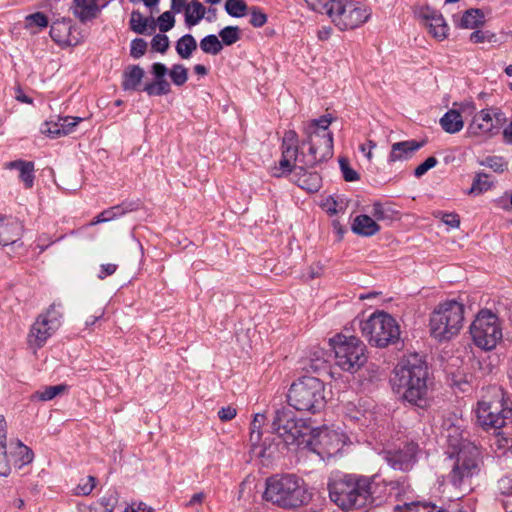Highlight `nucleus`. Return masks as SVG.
I'll return each instance as SVG.
<instances>
[{
    "instance_id": "f257e3e1",
    "label": "nucleus",
    "mask_w": 512,
    "mask_h": 512,
    "mask_svg": "<svg viewBox=\"0 0 512 512\" xmlns=\"http://www.w3.org/2000/svg\"><path fill=\"white\" fill-rule=\"evenodd\" d=\"M393 388L401 398L413 406L429 405L430 373L423 355L409 353L394 368Z\"/></svg>"
},
{
    "instance_id": "f03ea898",
    "label": "nucleus",
    "mask_w": 512,
    "mask_h": 512,
    "mask_svg": "<svg viewBox=\"0 0 512 512\" xmlns=\"http://www.w3.org/2000/svg\"><path fill=\"white\" fill-rule=\"evenodd\" d=\"M446 454L453 461L448 481L461 492L471 490L472 478L480 472V451L478 447L458 428H451L447 434Z\"/></svg>"
},
{
    "instance_id": "7ed1b4c3",
    "label": "nucleus",
    "mask_w": 512,
    "mask_h": 512,
    "mask_svg": "<svg viewBox=\"0 0 512 512\" xmlns=\"http://www.w3.org/2000/svg\"><path fill=\"white\" fill-rule=\"evenodd\" d=\"M263 497L279 507L296 509L307 505L312 493L301 477L295 474H282L267 478Z\"/></svg>"
},
{
    "instance_id": "20e7f679",
    "label": "nucleus",
    "mask_w": 512,
    "mask_h": 512,
    "mask_svg": "<svg viewBox=\"0 0 512 512\" xmlns=\"http://www.w3.org/2000/svg\"><path fill=\"white\" fill-rule=\"evenodd\" d=\"M330 500L343 511L360 509L373 502L369 478L352 475L331 478L328 482Z\"/></svg>"
},
{
    "instance_id": "39448f33",
    "label": "nucleus",
    "mask_w": 512,
    "mask_h": 512,
    "mask_svg": "<svg viewBox=\"0 0 512 512\" xmlns=\"http://www.w3.org/2000/svg\"><path fill=\"white\" fill-rule=\"evenodd\" d=\"M331 118L323 116L313 120L305 129L306 140L302 142L300 163L314 167L333 156V135L329 130Z\"/></svg>"
},
{
    "instance_id": "423d86ee",
    "label": "nucleus",
    "mask_w": 512,
    "mask_h": 512,
    "mask_svg": "<svg viewBox=\"0 0 512 512\" xmlns=\"http://www.w3.org/2000/svg\"><path fill=\"white\" fill-rule=\"evenodd\" d=\"M477 422L485 430H498L512 419V406L502 388L487 387L477 403Z\"/></svg>"
},
{
    "instance_id": "0eeeda50",
    "label": "nucleus",
    "mask_w": 512,
    "mask_h": 512,
    "mask_svg": "<svg viewBox=\"0 0 512 512\" xmlns=\"http://www.w3.org/2000/svg\"><path fill=\"white\" fill-rule=\"evenodd\" d=\"M287 399L297 411L319 413L326 405L324 382L316 377H301L291 384Z\"/></svg>"
},
{
    "instance_id": "6e6552de",
    "label": "nucleus",
    "mask_w": 512,
    "mask_h": 512,
    "mask_svg": "<svg viewBox=\"0 0 512 512\" xmlns=\"http://www.w3.org/2000/svg\"><path fill=\"white\" fill-rule=\"evenodd\" d=\"M464 304L457 300L440 303L430 317L431 335L439 340H450L457 336L463 327Z\"/></svg>"
},
{
    "instance_id": "1a4fd4ad",
    "label": "nucleus",
    "mask_w": 512,
    "mask_h": 512,
    "mask_svg": "<svg viewBox=\"0 0 512 512\" xmlns=\"http://www.w3.org/2000/svg\"><path fill=\"white\" fill-rule=\"evenodd\" d=\"M272 430L288 446L301 448L306 437L311 432V427L304 419L297 418L295 412L289 407H281L274 413Z\"/></svg>"
},
{
    "instance_id": "9d476101",
    "label": "nucleus",
    "mask_w": 512,
    "mask_h": 512,
    "mask_svg": "<svg viewBox=\"0 0 512 512\" xmlns=\"http://www.w3.org/2000/svg\"><path fill=\"white\" fill-rule=\"evenodd\" d=\"M363 337L376 347H386L395 343L400 337L396 320L385 312H375L368 319L360 322Z\"/></svg>"
},
{
    "instance_id": "9b49d317",
    "label": "nucleus",
    "mask_w": 512,
    "mask_h": 512,
    "mask_svg": "<svg viewBox=\"0 0 512 512\" xmlns=\"http://www.w3.org/2000/svg\"><path fill=\"white\" fill-rule=\"evenodd\" d=\"M335 364L343 371L357 372L367 361L365 344L355 336L336 335L330 339Z\"/></svg>"
},
{
    "instance_id": "f8f14e48",
    "label": "nucleus",
    "mask_w": 512,
    "mask_h": 512,
    "mask_svg": "<svg viewBox=\"0 0 512 512\" xmlns=\"http://www.w3.org/2000/svg\"><path fill=\"white\" fill-rule=\"evenodd\" d=\"M470 334L473 343L480 349L491 351L502 340L503 333L500 320L489 310H481L472 324Z\"/></svg>"
},
{
    "instance_id": "ddd939ff",
    "label": "nucleus",
    "mask_w": 512,
    "mask_h": 512,
    "mask_svg": "<svg viewBox=\"0 0 512 512\" xmlns=\"http://www.w3.org/2000/svg\"><path fill=\"white\" fill-rule=\"evenodd\" d=\"M327 15L339 30L346 31L366 23L371 16V10L359 2L336 0L330 10H327Z\"/></svg>"
},
{
    "instance_id": "4468645a",
    "label": "nucleus",
    "mask_w": 512,
    "mask_h": 512,
    "mask_svg": "<svg viewBox=\"0 0 512 512\" xmlns=\"http://www.w3.org/2000/svg\"><path fill=\"white\" fill-rule=\"evenodd\" d=\"M346 436L339 431L329 428L312 430L306 437L302 449L310 450L321 458H330L341 451L345 445Z\"/></svg>"
},
{
    "instance_id": "2eb2a0df",
    "label": "nucleus",
    "mask_w": 512,
    "mask_h": 512,
    "mask_svg": "<svg viewBox=\"0 0 512 512\" xmlns=\"http://www.w3.org/2000/svg\"><path fill=\"white\" fill-rule=\"evenodd\" d=\"M416 14L434 38L443 40L447 37L449 27L439 11L429 6H424L420 7Z\"/></svg>"
},
{
    "instance_id": "dca6fc26",
    "label": "nucleus",
    "mask_w": 512,
    "mask_h": 512,
    "mask_svg": "<svg viewBox=\"0 0 512 512\" xmlns=\"http://www.w3.org/2000/svg\"><path fill=\"white\" fill-rule=\"evenodd\" d=\"M418 445L416 443H407L403 448L389 450L384 453V459L395 470L408 471L416 463Z\"/></svg>"
},
{
    "instance_id": "f3484780",
    "label": "nucleus",
    "mask_w": 512,
    "mask_h": 512,
    "mask_svg": "<svg viewBox=\"0 0 512 512\" xmlns=\"http://www.w3.org/2000/svg\"><path fill=\"white\" fill-rule=\"evenodd\" d=\"M50 36L54 42L62 46H74L78 43L73 33L71 19L62 18L55 20L50 27Z\"/></svg>"
},
{
    "instance_id": "a211bd4d",
    "label": "nucleus",
    "mask_w": 512,
    "mask_h": 512,
    "mask_svg": "<svg viewBox=\"0 0 512 512\" xmlns=\"http://www.w3.org/2000/svg\"><path fill=\"white\" fill-rule=\"evenodd\" d=\"M22 224L12 216L0 214V244L9 245L15 243L22 235Z\"/></svg>"
},
{
    "instance_id": "6ab92c4d",
    "label": "nucleus",
    "mask_w": 512,
    "mask_h": 512,
    "mask_svg": "<svg viewBox=\"0 0 512 512\" xmlns=\"http://www.w3.org/2000/svg\"><path fill=\"white\" fill-rule=\"evenodd\" d=\"M105 5H98L97 0H73L70 7L73 15L82 23L98 17Z\"/></svg>"
},
{
    "instance_id": "aec40b11",
    "label": "nucleus",
    "mask_w": 512,
    "mask_h": 512,
    "mask_svg": "<svg viewBox=\"0 0 512 512\" xmlns=\"http://www.w3.org/2000/svg\"><path fill=\"white\" fill-rule=\"evenodd\" d=\"M496 124L489 109H483L476 113L467 128V133L471 136L486 135L490 133Z\"/></svg>"
},
{
    "instance_id": "412c9836",
    "label": "nucleus",
    "mask_w": 512,
    "mask_h": 512,
    "mask_svg": "<svg viewBox=\"0 0 512 512\" xmlns=\"http://www.w3.org/2000/svg\"><path fill=\"white\" fill-rule=\"evenodd\" d=\"M423 144V142H418L415 140L396 142L391 146L388 161L392 163L396 161L407 160L412 157L414 152L419 150Z\"/></svg>"
},
{
    "instance_id": "4be33fe9",
    "label": "nucleus",
    "mask_w": 512,
    "mask_h": 512,
    "mask_svg": "<svg viewBox=\"0 0 512 512\" xmlns=\"http://www.w3.org/2000/svg\"><path fill=\"white\" fill-rule=\"evenodd\" d=\"M55 331L51 330L50 325L46 324L42 319L37 318L31 326L28 343L36 349L41 348Z\"/></svg>"
},
{
    "instance_id": "5701e85b",
    "label": "nucleus",
    "mask_w": 512,
    "mask_h": 512,
    "mask_svg": "<svg viewBox=\"0 0 512 512\" xmlns=\"http://www.w3.org/2000/svg\"><path fill=\"white\" fill-rule=\"evenodd\" d=\"M305 165L298 166L299 172L295 174L296 184L311 193L317 192L322 185V178L317 172H308L305 170Z\"/></svg>"
},
{
    "instance_id": "b1692460",
    "label": "nucleus",
    "mask_w": 512,
    "mask_h": 512,
    "mask_svg": "<svg viewBox=\"0 0 512 512\" xmlns=\"http://www.w3.org/2000/svg\"><path fill=\"white\" fill-rule=\"evenodd\" d=\"M352 231L361 236L370 237L380 231V225L376 220L366 214L358 215L352 223Z\"/></svg>"
},
{
    "instance_id": "393cba45",
    "label": "nucleus",
    "mask_w": 512,
    "mask_h": 512,
    "mask_svg": "<svg viewBox=\"0 0 512 512\" xmlns=\"http://www.w3.org/2000/svg\"><path fill=\"white\" fill-rule=\"evenodd\" d=\"M301 152L297 150H292V148L286 147V149H282V157L279 162V168H275L273 171V176L281 177L283 174L291 173L293 168H295L296 162L300 164Z\"/></svg>"
},
{
    "instance_id": "a878e982",
    "label": "nucleus",
    "mask_w": 512,
    "mask_h": 512,
    "mask_svg": "<svg viewBox=\"0 0 512 512\" xmlns=\"http://www.w3.org/2000/svg\"><path fill=\"white\" fill-rule=\"evenodd\" d=\"M8 454L10 456L11 464L18 469L31 463L33 460L32 450L20 441H17L14 445H11Z\"/></svg>"
},
{
    "instance_id": "bb28decb",
    "label": "nucleus",
    "mask_w": 512,
    "mask_h": 512,
    "mask_svg": "<svg viewBox=\"0 0 512 512\" xmlns=\"http://www.w3.org/2000/svg\"><path fill=\"white\" fill-rule=\"evenodd\" d=\"M442 129L449 134H455L462 130L464 121L459 111L450 109L440 119Z\"/></svg>"
},
{
    "instance_id": "cd10ccee",
    "label": "nucleus",
    "mask_w": 512,
    "mask_h": 512,
    "mask_svg": "<svg viewBox=\"0 0 512 512\" xmlns=\"http://www.w3.org/2000/svg\"><path fill=\"white\" fill-rule=\"evenodd\" d=\"M143 77L144 70L140 66L132 65L127 67L123 74L122 88L125 91L138 90Z\"/></svg>"
},
{
    "instance_id": "c85d7f7f",
    "label": "nucleus",
    "mask_w": 512,
    "mask_h": 512,
    "mask_svg": "<svg viewBox=\"0 0 512 512\" xmlns=\"http://www.w3.org/2000/svg\"><path fill=\"white\" fill-rule=\"evenodd\" d=\"M485 16L480 9H468L461 16L457 26L463 29H477L483 25Z\"/></svg>"
},
{
    "instance_id": "c756f323",
    "label": "nucleus",
    "mask_w": 512,
    "mask_h": 512,
    "mask_svg": "<svg viewBox=\"0 0 512 512\" xmlns=\"http://www.w3.org/2000/svg\"><path fill=\"white\" fill-rule=\"evenodd\" d=\"M185 10V22L188 26L197 25L204 17L206 9L202 3L198 1H192L186 4L183 8Z\"/></svg>"
},
{
    "instance_id": "7c9ffc66",
    "label": "nucleus",
    "mask_w": 512,
    "mask_h": 512,
    "mask_svg": "<svg viewBox=\"0 0 512 512\" xmlns=\"http://www.w3.org/2000/svg\"><path fill=\"white\" fill-rule=\"evenodd\" d=\"M306 362L307 363L303 368L314 373H320L321 371H325L328 368V362L325 358V351L320 348H316L313 352H311Z\"/></svg>"
},
{
    "instance_id": "2f4dec72",
    "label": "nucleus",
    "mask_w": 512,
    "mask_h": 512,
    "mask_svg": "<svg viewBox=\"0 0 512 512\" xmlns=\"http://www.w3.org/2000/svg\"><path fill=\"white\" fill-rule=\"evenodd\" d=\"M10 168L18 169L20 172V178L24 182V185L26 188H31L33 186L34 182V163L33 162H26L22 160H17L10 162L9 164Z\"/></svg>"
},
{
    "instance_id": "473e14b6",
    "label": "nucleus",
    "mask_w": 512,
    "mask_h": 512,
    "mask_svg": "<svg viewBox=\"0 0 512 512\" xmlns=\"http://www.w3.org/2000/svg\"><path fill=\"white\" fill-rule=\"evenodd\" d=\"M175 49L182 59H189L197 49L196 39L191 34H185L177 40Z\"/></svg>"
},
{
    "instance_id": "72a5a7b5",
    "label": "nucleus",
    "mask_w": 512,
    "mask_h": 512,
    "mask_svg": "<svg viewBox=\"0 0 512 512\" xmlns=\"http://www.w3.org/2000/svg\"><path fill=\"white\" fill-rule=\"evenodd\" d=\"M377 221H393L397 212L388 203L374 202L370 211Z\"/></svg>"
},
{
    "instance_id": "f704fd0d",
    "label": "nucleus",
    "mask_w": 512,
    "mask_h": 512,
    "mask_svg": "<svg viewBox=\"0 0 512 512\" xmlns=\"http://www.w3.org/2000/svg\"><path fill=\"white\" fill-rule=\"evenodd\" d=\"M38 318L50 325L51 330H57L61 326L62 320L61 305L56 303L51 304L47 311L39 315Z\"/></svg>"
},
{
    "instance_id": "c9c22d12",
    "label": "nucleus",
    "mask_w": 512,
    "mask_h": 512,
    "mask_svg": "<svg viewBox=\"0 0 512 512\" xmlns=\"http://www.w3.org/2000/svg\"><path fill=\"white\" fill-rule=\"evenodd\" d=\"M200 48L206 54L217 55L221 52L223 46L216 35L210 34L200 41Z\"/></svg>"
},
{
    "instance_id": "e433bc0d",
    "label": "nucleus",
    "mask_w": 512,
    "mask_h": 512,
    "mask_svg": "<svg viewBox=\"0 0 512 512\" xmlns=\"http://www.w3.org/2000/svg\"><path fill=\"white\" fill-rule=\"evenodd\" d=\"M66 389L65 385L47 386L43 390L34 392L31 400L50 401Z\"/></svg>"
},
{
    "instance_id": "4c0bfd02",
    "label": "nucleus",
    "mask_w": 512,
    "mask_h": 512,
    "mask_svg": "<svg viewBox=\"0 0 512 512\" xmlns=\"http://www.w3.org/2000/svg\"><path fill=\"white\" fill-rule=\"evenodd\" d=\"M492 186L493 182L489 180L488 174L477 173L469 190V194H482L491 189Z\"/></svg>"
},
{
    "instance_id": "58836bf2",
    "label": "nucleus",
    "mask_w": 512,
    "mask_h": 512,
    "mask_svg": "<svg viewBox=\"0 0 512 512\" xmlns=\"http://www.w3.org/2000/svg\"><path fill=\"white\" fill-rule=\"evenodd\" d=\"M149 96H161L166 95L171 91L170 84L167 80H155L154 82L148 83L143 87Z\"/></svg>"
},
{
    "instance_id": "ea45409f",
    "label": "nucleus",
    "mask_w": 512,
    "mask_h": 512,
    "mask_svg": "<svg viewBox=\"0 0 512 512\" xmlns=\"http://www.w3.org/2000/svg\"><path fill=\"white\" fill-rule=\"evenodd\" d=\"M225 10L230 16L240 18L246 15L248 6L243 0H226Z\"/></svg>"
},
{
    "instance_id": "a19ab883",
    "label": "nucleus",
    "mask_w": 512,
    "mask_h": 512,
    "mask_svg": "<svg viewBox=\"0 0 512 512\" xmlns=\"http://www.w3.org/2000/svg\"><path fill=\"white\" fill-rule=\"evenodd\" d=\"M219 36L222 45H233L240 39V30L237 26H226L220 30Z\"/></svg>"
},
{
    "instance_id": "79ce46f5",
    "label": "nucleus",
    "mask_w": 512,
    "mask_h": 512,
    "mask_svg": "<svg viewBox=\"0 0 512 512\" xmlns=\"http://www.w3.org/2000/svg\"><path fill=\"white\" fill-rule=\"evenodd\" d=\"M395 512H446L441 507L431 503H413L406 508L397 507Z\"/></svg>"
},
{
    "instance_id": "37998d69",
    "label": "nucleus",
    "mask_w": 512,
    "mask_h": 512,
    "mask_svg": "<svg viewBox=\"0 0 512 512\" xmlns=\"http://www.w3.org/2000/svg\"><path fill=\"white\" fill-rule=\"evenodd\" d=\"M169 76L176 86H182L188 79V70L182 64H174L169 71Z\"/></svg>"
},
{
    "instance_id": "c03bdc74",
    "label": "nucleus",
    "mask_w": 512,
    "mask_h": 512,
    "mask_svg": "<svg viewBox=\"0 0 512 512\" xmlns=\"http://www.w3.org/2000/svg\"><path fill=\"white\" fill-rule=\"evenodd\" d=\"M148 19L139 11H133L130 17V28L137 34H144L147 30Z\"/></svg>"
},
{
    "instance_id": "a18cd8bd",
    "label": "nucleus",
    "mask_w": 512,
    "mask_h": 512,
    "mask_svg": "<svg viewBox=\"0 0 512 512\" xmlns=\"http://www.w3.org/2000/svg\"><path fill=\"white\" fill-rule=\"evenodd\" d=\"M40 131H41V133L47 135L48 137H50L52 139L62 137L63 134H62V130L60 127L59 117L57 118V121L51 120V121L44 122L41 126Z\"/></svg>"
},
{
    "instance_id": "49530a36",
    "label": "nucleus",
    "mask_w": 512,
    "mask_h": 512,
    "mask_svg": "<svg viewBox=\"0 0 512 512\" xmlns=\"http://www.w3.org/2000/svg\"><path fill=\"white\" fill-rule=\"evenodd\" d=\"M60 127L62 130L63 136L69 135L75 131L77 125L83 121L81 117H72V116H59Z\"/></svg>"
},
{
    "instance_id": "de8ad7c7",
    "label": "nucleus",
    "mask_w": 512,
    "mask_h": 512,
    "mask_svg": "<svg viewBox=\"0 0 512 512\" xmlns=\"http://www.w3.org/2000/svg\"><path fill=\"white\" fill-rule=\"evenodd\" d=\"M481 165L489 167L494 172L502 173L507 169L508 163L503 157L489 156L481 162Z\"/></svg>"
},
{
    "instance_id": "09e8293b",
    "label": "nucleus",
    "mask_w": 512,
    "mask_h": 512,
    "mask_svg": "<svg viewBox=\"0 0 512 512\" xmlns=\"http://www.w3.org/2000/svg\"><path fill=\"white\" fill-rule=\"evenodd\" d=\"M48 18L45 14L41 12H36L30 15H27L25 18V25L27 28H45L48 26Z\"/></svg>"
},
{
    "instance_id": "8fccbe9b",
    "label": "nucleus",
    "mask_w": 512,
    "mask_h": 512,
    "mask_svg": "<svg viewBox=\"0 0 512 512\" xmlns=\"http://www.w3.org/2000/svg\"><path fill=\"white\" fill-rule=\"evenodd\" d=\"M308 9L316 12V13H325L327 14V10H330L332 4L336 2V0H304Z\"/></svg>"
},
{
    "instance_id": "3c124183",
    "label": "nucleus",
    "mask_w": 512,
    "mask_h": 512,
    "mask_svg": "<svg viewBox=\"0 0 512 512\" xmlns=\"http://www.w3.org/2000/svg\"><path fill=\"white\" fill-rule=\"evenodd\" d=\"M339 165L345 181L353 182L359 179V174L350 166L347 158L341 157L339 159Z\"/></svg>"
},
{
    "instance_id": "603ef678",
    "label": "nucleus",
    "mask_w": 512,
    "mask_h": 512,
    "mask_svg": "<svg viewBox=\"0 0 512 512\" xmlns=\"http://www.w3.org/2000/svg\"><path fill=\"white\" fill-rule=\"evenodd\" d=\"M174 24L175 18L170 11H166L158 17V26L162 33H166L171 30L174 27Z\"/></svg>"
},
{
    "instance_id": "864d4df0",
    "label": "nucleus",
    "mask_w": 512,
    "mask_h": 512,
    "mask_svg": "<svg viewBox=\"0 0 512 512\" xmlns=\"http://www.w3.org/2000/svg\"><path fill=\"white\" fill-rule=\"evenodd\" d=\"M96 485V479L93 476H88L86 479H83L82 482H80L76 488H75V494L76 495H89L92 490L94 489Z\"/></svg>"
},
{
    "instance_id": "5fc2aeb1",
    "label": "nucleus",
    "mask_w": 512,
    "mask_h": 512,
    "mask_svg": "<svg viewBox=\"0 0 512 512\" xmlns=\"http://www.w3.org/2000/svg\"><path fill=\"white\" fill-rule=\"evenodd\" d=\"M151 47L156 52L165 53L169 48V38L163 33L156 34L152 38Z\"/></svg>"
},
{
    "instance_id": "6e6d98bb",
    "label": "nucleus",
    "mask_w": 512,
    "mask_h": 512,
    "mask_svg": "<svg viewBox=\"0 0 512 512\" xmlns=\"http://www.w3.org/2000/svg\"><path fill=\"white\" fill-rule=\"evenodd\" d=\"M267 22V15L259 8L252 7L250 10L249 23L254 27H262Z\"/></svg>"
},
{
    "instance_id": "4d7b16f0",
    "label": "nucleus",
    "mask_w": 512,
    "mask_h": 512,
    "mask_svg": "<svg viewBox=\"0 0 512 512\" xmlns=\"http://www.w3.org/2000/svg\"><path fill=\"white\" fill-rule=\"evenodd\" d=\"M147 50V42L142 38H136L131 42L130 54L133 58L142 57Z\"/></svg>"
},
{
    "instance_id": "13d9d810",
    "label": "nucleus",
    "mask_w": 512,
    "mask_h": 512,
    "mask_svg": "<svg viewBox=\"0 0 512 512\" xmlns=\"http://www.w3.org/2000/svg\"><path fill=\"white\" fill-rule=\"evenodd\" d=\"M10 456L6 451V448L0 449V476L7 477L11 472Z\"/></svg>"
},
{
    "instance_id": "bf43d9fd",
    "label": "nucleus",
    "mask_w": 512,
    "mask_h": 512,
    "mask_svg": "<svg viewBox=\"0 0 512 512\" xmlns=\"http://www.w3.org/2000/svg\"><path fill=\"white\" fill-rule=\"evenodd\" d=\"M438 163V160L434 157H428L423 163L418 165L414 170V175L417 178L422 177L424 174L427 173L428 170L435 167Z\"/></svg>"
},
{
    "instance_id": "052dcab7",
    "label": "nucleus",
    "mask_w": 512,
    "mask_h": 512,
    "mask_svg": "<svg viewBox=\"0 0 512 512\" xmlns=\"http://www.w3.org/2000/svg\"><path fill=\"white\" fill-rule=\"evenodd\" d=\"M117 501L118 498L116 493L104 496L99 500L100 509H102V512H113Z\"/></svg>"
},
{
    "instance_id": "680f3d73",
    "label": "nucleus",
    "mask_w": 512,
    "mask_h": 512,
    "mask_svg": "<svg viewBox=\"0 0 512 512\" xmlns=\"http://www.w3.org/2000/svg\"><path fill=\"white\" fill-rule=\"evenodd\" d=\"M286 147L292 148V150L299 151L298 136L297 133L293 130H289L284 134L282 141V149H286Z\"/></svg>"
},
{
    "instance_id": "e2e57ef3",
    "label": "nucleus",
    "mask_w": 512,
    "mask_h": 512,
    "mask_svg": "<svg viewBox=\"0 0 512 512\" xmlns=\"http://www.w3.org/2000/svg\"><path fill=\"white\" fill-rule=\"evenodd\" d=\"M498 489L503 495L512 496V477L505 476L498 481Z\"/></svg>"
},
{
    "instance_id": "0e129e2a",
    "label": "nucleus",
    "mask_w": 512,
    "mask_h": 512,
    "mask_svg": "<svg viewBox=\"0 0 512 512\" xmlns=\"http://www.w3.org/2000/svg\"><path fill=\"white\" fill-rule=\"evenodd\" d=\"M117 268H118V266L114 263L102 264L100 266L98 278L103 280L106 277L113 275L116 272Z\"/></svg>"
},
{
    "instance_id": "69168bd1",
    "label": "nucleus",
    "mask_w": 512,
    "mask_h": 512,
    "mask_svg": "<svg viewBox=\"0 0 512 512\" xmlns=\"http://www.w3.org/2000/svg\"><path fill=\"white\" fill-rule=\"evenodd\" d=\"M442 221L451 228H458L460 225V218L456 213H444Z\"/></svg>"
},
{
    "instance_id": "338daca9",
    "label": "nucleus",
    "mask_w": 512,
    "mask_h": 512,
    "mask_svg": "<svg viewBox=\"0 0 512 512\" xmlns=\"http://www.w3.org/2000/svg\"><path fill=\"white\" fill-rule=\"evenodd\" d=\"M236 414H237V411L232 406L222 407L218 411V416H219L220 420H222V421L232 420L236 416Z\"/></svg>"
},
{
    "instance_id": "774afa93",
    "label": "nucleus",
    "mask_w": 512,
    "mask_h": 512,
    "mask_svg": "<svg viewBox=\"0 0 512 512\" xmlns=\"http://www.w3.org/2000/svg\"><path fill=\"white\" fill-rule=\"evenodd\" d=\"M152 73L156 80H166L165 75L167 73V67L162 63H154L152 65Z\"/></svg>"
}]
</instances>
